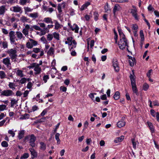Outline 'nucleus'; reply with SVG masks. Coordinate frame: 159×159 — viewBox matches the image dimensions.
I'll return each mask as SVG.
<instances>
[{
  "mask_svg": "<svg viewBox=\"0 0 159 159\" xmlns=\"http://www.w3.org/2000/svg\"><path fill=\"white\" fill-rule=\"evenodd\" d=\"M132 143L133 145V147L134 149H135L136 147V143L135 142V140L134 139H131Z\"/></svg>",
  "mask_w": 159,
  "mask_h": 159,
  "instance_id": "nucleus-56",
  "label": "nucleus"
},
{
  "mask_svg": "<svg viewBox=\"0 0 159 159\" xmlns=\"http://www.w3.org/2000/svg\"><path fill=\"white\" fill-rule=\"evenodd\" d=\"M2 47L4 48H7L8 47V43L6 41L3 42L2 43Z\"/></svg>",
  "mask_w": 159,
  "mask_h": 159,
  "instance_id": "nucleus-46",
  "label": "nucleus"
},
{
  "mask_svg": "<svg viewBox=\"0 0 159 159\" xmlns=\"http://www.w3.org/2000/svg\"><path fill=\"white\" fill-rule=\"evenodd\" d=\"M131 13L132 14V16L134 17L136 20H138V17L137 16V9L135 8L134 9H131Z\"/></svg>",
  "mask_w": 159,
  "mask_h": 159,
  "instance_id": "nucleus-16",
  "label": "nucleus"
},
{
  "mask_svg": "<svg viewBox=\"0 0 159 159\" xmlns=\"http://www.w3.org/2000/svg\"><path fill=\"white\" fill-rule=\"evenodd\" d=\"M132 74H131L129 76V77L131 80V83H132V82L133 83H135V80L134 78V70H132Z\"/></svg>",
  "mask_w": 159,
  "mask_h": 159,
  "instance_id": "nucleus-22",
  "label": "nucleus"
},
{
  "mask_svg": "<svg viewBox=\"0 0 159 159\" xmlns=\"http://www.w3.org/2000/svg\"><path fill=\"white\" fill-rule=\"evenodd\" d=\"M24 25L25 26V28L23 29L22 32L25 36H26L28 35L29 30L30 29V26L28 24H24Z\"/></svg>",
  "mask_w": 159,
  "mask_h": 159,
  "instance_id": "nucleus-9",
  "label": "nucleus"
},
{
  "mask_svg": "<svg viewBox=\"0 0 159 159\" xmlns=\"http://www.w3.org/2000/svg\"><path fill=\"white\" fill-rule=\"evenodd\" d=\"M20 20L23 23H25L27 22L29 20V19L27 18V17L25 16H22L20 17Z\"/></svg>",
  "mask_w": 159,
  "mask_h": 159,
  "instance_id": "nucleus-26",
  "label": "nucleus"
},
{
  "mask_svg": "<svg viewBox=\"0 0 159 159\" xmlns=\"http://www.w3.org/2000/svg\"><path fill=\"white\" fill-rule=\"evenodd\" d=\"M10 10L15 13H21L23 11L22 8L18 5L13 6L10 8Z\"/></svg>",
  "mask_w": 159,
  "mask_h": 159,
  "instance_id": "nucleus-4",
  "label": "nucleus"
},
{
  "mask_svg": "<svg viewBox=\"0 0 159 159\" xmlns=\"http://www.w3.org/2000/svg\"><path fill=\"white\" fill-rule=\"evenodd\" d=\"M30 42L32 45L33 46H35L37 45L38 42L37 41H35L32 39H30Z\"/></svg>",
  "mask_w": 159,
  "mask_h": 159,
  "instance_id": "nucleus-37",
  "label": "nucleus"
},
{
  "mask_svg": "<svg viewBox=\"0 0 159 159\" xmlns=\"http://www.w3.org/2000/svg\"><path fill=\"white\" fill-rule=\"evenodd\" d=\"M54 52V48L51 47L47 52V54L50 55H52Z\"/></svg>",
  "mask_w": 159,
  "mask_h": 159,
  "instance_id": "nucleus-36",
  "label": "nucleus"
},
{
  "mask_svg": "<svg viewBox=\"0 0 159 159\" xmlns=\"http://www.w3.org/2000/svg\"><path fill=\"white\" fill-rule=\"evenodd\" d=\"M29 157V154L28 153H24L23 156H22L21 157L20 159H26L28 158Z\"/></svg>",
  "mask_w": 159,
  "mask_h": 159,
  "instance_id": "nucleus-43",
  "label": "nucleus"
},
{
  "mask_svg": "<svg viewBox=\"0 0 159 159\" xmlns=\"http://www.w3.org/2000/svg\"><path fill=\"white\" fill-rule=\"evenodd\" d=\"M60 135V134L58 133H57L55 134V139L57 141V143L58 144L60 143V140L59 138Z\"/></svg>",
  "mask_w": 159,
  "mask_h": 159,
  "instance_id": "nucleus-34",
  "label": "nucleus"
},
{
  "mask_svg": "<svg viewBox=\"0 0 159 159\" xmlns=\"http://www.w3.org/2000/svg\"><path fill=\"white\" fill-rule=\"evenodd\" d=\"M139 34L141 37V41L144 42V35L143 34V31L142 30H141L140 31Z\"/></svg>",
  "mask_w": 159,
  "mask_h": 159,
  "instance_id": "nucleus-31",
  "label": "nucleus"
},
{
  "mask_svg": "<svg viewBox=\"0 0 159 159\" xmlns=\"http://www.w3.org/2000/svg\"><path fill=\"white\" fill-rule=\"evenodd\" d=\"M149 87V86L148 84L147 83H144L143 85V89L145 91H146L148 89Z\"/></svg>",
  "mask_w": 159,
  "mask_h": 159,
  "instance_id": "nucleus-44",
  "label": "nucleus"
},
{
  "mask_svg": "<svg viewBox=\"0 0 159 159\" xmlns=\"http://www.w3.org/2000/svg\"><path fill=\"white\" fill-rule=\"evenodd\" d=\"M135 60H133L131 59V60H129V63L130 65L131 66H133L134 64V63L135 62Z\"/></svg>",
  "mask_w": 159,
  "mask_h": 159,
  "instance_id": "nucleus-47",
  "label": "nucleus"
},
{
  "mask_svg": "<svg viewBox=\"0 0 159 159\" xmlns=\"http://www.w3.org/2000/svg\"><path fill=\"white\" fill-rule=\"evenodd\" d=\"M32 83L31 82H29L27 84V88L28 89H30L32 87Z\"/></svg>",
  "mask_w": 159,
  "mask_h": 159,
  "instance_id": "nucleus-63",
  "label": "nucleus"
},
{
  "mask_svg": "<svg viewBox=\"0 0 159 159\" xmlns=\"http://www.w3.org/2000/svg\"><path fill=\"white\" fill-rule=\"evenodd\" d=\"M32 51L35 53H38L40 52V49L39 48H34L33 49Z\"/></svg>",
  "mask_w": 159,
  "mask_h": 159,
  "instance_id": "nucleus-50",
  "label": "nucleus"
},
{
  "mask_svg": "<svg viewBox=\"0 0 159 159\" xmlns=\"http://www.w3.org/2000/svg\"><path fill=\"white\" fill-rule=\"evenodd\" d=\"M148 8L149 11H153L154 10V8L152 7L151 5H150L148 6Z\"/></svg>",
  "mask_w": 159,
  "mask_h": 159,
  "instance_id": "nucleus-64",
  "label": "nucleus"
},
{
  "mask_svg": "<svg viewBox=\"0 0 159 159\" xmlns=\"http://www.w3.org/2000/svg\"><path fill=\"white\" fill-rule=\"evenodd\" d=\"M30 115L29 114H25L24 115H22L21 116L20 118V120H25L26 119H28L29 118Z\"/></svg>",
  "mask_w": 159,
  "mask_h": 159,
  "instance_id": "nucleus-27",
  "label": "nucleus"
},
{
  "mask_svg": "<svg viewBox=\"0 0 159 159\" xmlns=\"http://www.w3.org/2000/svg\"><path fill=\"white\" fill-rule=\"evenodd\" d=\"M28 0H20L19 3L21 5H25L26 4Z\"/></svg>",
  "mask_w": 159,
  "mask_h": 159,
  "instance_id": "nucleus-48",
  "label": "nucleus"
},
{
  "mask_svg": "<svg viewBox=\"0 0 159 159\" xmlns=\"http://www.w3.org/2000/svg\"><path fill=\"white\" fill-rule=\"evenodd\" d=\"M8 86L10 88L12 89V90H14L15 89V84L14 83L9 82Z\"/></svg>",
  "mask_w": 159,
  "mask_h": 159,
  "instance_id": "nucleus-30",
  "label": "nucleus"
},
{
  "mask_svg": "<svg viewBox=\"0 0 159 159\" xmlns=\"http://www.w3.org/2000/svg\"><path fill=\"white\" fill-rule=\"evenodd\" d=\"M2 146L5 147H7L8 146L7 143L6 141H3L1 143Z\"/></svg>",
  "mask_w": 159,
  "mask_h": 159,
  "instance_id": "nucleus-53",
  "label": "nucleus"
},
{
  "mask_svg": "<svg viewBox=\"0 0 159 159\" xmlns=\"http://www.w3.org/2000/svg\"><path fill=\"white\" fill-rule=\"evenodd\" d=\"M133 91L134 93L136 94L137 95H138L139 93L136 87V83H133V82L131 83Z\"/></svg>",
  "mask_w": 159,
  "mask_h": 159,
  "instance_id": "nucleus-11",
  "label": "nucleus"
},
{
  "mask_svg": "<svg viewBox=\"0 0 159 159\" xmlns=\"http://www.w3.org/2000/svg\"><path fill=\"white\" fill-rule=\"evenodd\" d=\"M34 70L35 71L34 73V74L35 75H37L41 73L42 69L37 64L34 68Z\"/></svg>",
  "mask_w": 159,
  "mask_h": 159,
  "instance_id": "nucleus-10",
  "label": "nucleus"
},
{
  "mask_svg": "<svg viewBox=\"0 0 159 159\" xmlns=\"http://www.w3.org/2000/svg\"><path fill=\"white\" fill-rule=\"evenodd\" d=\"M152 71V69H150L148 71L147 74V76L148 78H150V76L151 75V73Z\"/></svg>",
  "mask_w": 159,
  "mask_h": 159,
  "instance_id": "nucleus-61",
  "label": "nucleus"
},
{
  "mask_svg": "<svg viewBox=\"0 0 159 159\" xmlns=\"http://www.w3.org/2000/svg\"><path fill=\"white\" fill-rule=\"evenodd\" d=\"M6 52L9 54L11 60H14V61H16V59L17 57V55L16 54L17 51L16 49L13 48L9 49Z\"/></svg>",
  "mask_w": 159,
  "mask_h": 159,
  "instance_id": "nucleus-1",
  "label": "nucleus"
},
{
  "mask_svg": "<svg viewBox=\"0 0 159 159\" xmlns=\"http://www.w3.org/2000/svg\"><path fill=\"white\" fill-rule=\"evenodd\" d=\"M39 13L37 12L31 13L29 14V16L32 18L33 20H35L39 17Z\"/></svg>",
  "mask_w": 159,
  "mask_h": 159,
  "instance_id": "nucleus-15",
  "label": "nucleus"
},
{
  "mask_svg": "<svg viewBox=\"0 0 159 159\" xmlns=\"http://www.w3.org/2000/svg\"><path fill=\"white\" fill-rule=\"evenodd\" d=\"M0 93L1 96H12L14 93L13 91L9 89L8 90H4L2 91L1 90L0 91Z\"/></svg>",
  "mask_w": 159,
  "mask_h": 159,
  "instance_id": "nucleus-3",
  "label": "nucleus"
},
{
  "mask_svg": "<svg viewBox=\"0 0 159 159\" xmlns=\"http://www.w3.org/2000/svg\"><path fill=\"white\" fill-rule=\"evenodd\" d=\"M151 114L153 117H155L156 116V113L154 110L152 109L150 111Z\"/></svg>",
  "mask_w": 159,
  "mask_h": 159,
  "instance_id": "nucleus-60",
  "label": "nucleus"
},
{
  "mask_svg": "<svg viewBox=\"0 0 159 159\" xmlns=\"http://www.w3.org/2000/svg\"><path fill=\"white\" fill-rule=\"evenodd\" d=\"M121 9V7L120 6L117 4H116L113 9V12L114 15L116 14V12L117 11H119Z\"/></svg>",
  "mask_w": 159,
  "mask_h": 159,
  "instance_id": "nucleus-14",
  "label": "nucleus"
},
{
  "mask_svg": "<svg viewBox=\"0 0 159 159\" xmlns=\"http://www.w3.org/2000/svg\"><path fill=\"white\" fill-rule=\"evenodd\" d=\"M104 8L106 12H107L110 10L108 3H106V5L104 6Z\"/></svg>",
  "mask_w": 159,
  "mask_h": 159,
  "instance_id": "nucleus-49",
  "label": "nucleus"
},
{
  "mask_svg": "<svg viewBox=\"0 0 159 159\" xmlns=\"http://www.w3.org/2000/svg\"><path fill=\"white\" fill-rule=\"evenodd\" d=\"M27 81V79L25 78H22L19 81V83L23 84L25 83Z\"/></svg>",
  "mask_w": 159,
  "mask_h": 159,
  "instance_id": "nucleus-41",
  "label": "nucleus"
},
{
  "mask_svg": "<svg viewBox=\"0 0 159 159\" xmlns=\"http://www.w3.org/2000/svg\"><path fill=\"white\" fill-rule=\"evenodd\" d=\"M30 145L32 148L35 146V142L36 140V138L34 134L30 135Z\"/></svg>",
  "mask_w": 159,
  "mask_h": 159,
  "instance_id": "nucleus-6",
  "label": "nucleus"
},
{
  "mask_svg": "<svg viewBox=\"0 0 159 159\" xmlns=\"http://www.w3.org/2000/svg\"><path fill=\"white\" fill-rule=\"evenodd\" d=\"M16 20H18L17 21H18V19H17L15 17H13L10 19L9 21L10 22H11V23H12L13 22H14V21H15Z\"/></svg>",
  "mask_w": 159,
  "mask_h": 159,
  "instance_id": "nucleus-59",
  "label": "nucleus"
},
{
  "mask_svg": "<svg viewBox=\"0 0 159 159\" xmlns=\"http://www.w3.org/2000/svg\"><path fill=\"white\" fill-rule=\"evenodd\" d=\"M125 124V122L124 121L120 120L119 121L117 124L118 127L120 128L124 126Z\"/></svg>",
  "mask_w": 159,
  "mask_h": 159,
  "instance_id": "nucleus-18",
  "label": "nucleus"
},
{
  "mask_svg": "<svg viewBox=\"0 0 159 159\" xmlns=\"http://www.w3.org/2000/svg\"><path fill=\"white\" fill-rule=\"evenodd\" d=\"M119 45V48L122 50L124 49L126 46L128 47L127 40L125 38L120 39Z\"/></svg>",
  "mask_w": 159,
  "mask_h": 159,
  "instance_id": "nucleus-2",
  "label": "nucleus"
},
{
  "mask_svg": "<svg viewBox=\"0 0 159 159\" xmlns=\"http://www.w3.org/2000/svg\"><path fill=\"white\" fill-rule=\"evenodd\" d=\"M118 32L119 33L120 37V39L121 38H124L125 37V36L124 35V34L122 32L121 30H118Z\"/></svg>",
  "mask_w": 159,
  "mask_h": 159,
  "instance_id": "nucleus-38",
  "label": "nucleus"
},
{
  "mask_svg": "<svg viewBox=\"0 0 159 159\" xmlns=\"http://www.w3.org/2000/svg\"><path fill=\"white\" fill-rule=\"evenodd\" d=\"M124 139V136H121L120 137H119L116 138L114 140V142L116 143L121 142Z\"/></svg>",
  "mask_w": 159,
  "mask_h": 159,
  "instance_id": "nucleus-23",
  "label": "nucleus"
},
{
  "mask_svg": "<svg viewBox=\"0 0 159 159\" xmlns=\"http://www.w3.org/2000/svg\"><path fill=\"white\" fill-rule=\"evenodd\" d=\"M7 106L5 105H0V111H2L6 109Z\"/></svg>",
  "mask_w": 159,
  "mask_h": 159,
  "instance_id": "nucleus-42",
  "label": "nucleus"
},
{
  "mask_svg": "<svg viewBox=\"0 0 159 159\" xmlns=\"http://www.w3.org/2000/svg\"><path fill=\"white\" fill-rule=\"evenodd\" d=\"M66 4V3L65 2H64L61 3L59 4L58 5H60L62 8H64L65 7Z\"/></svg>",
  "mask_w": 159,
  "mask_h": 159,
  "instance_id": "nucleus-58",
  "label": "nucleus"
},
{
  "mask_svg": "<svg viewBox=\"0 0 159 159\" xmlns=\"http://www.w3.org/2000/svg\"><path fill=\"white\" fill-rule=\"evenodd\" d=\"M94 19L95 20H97L98 19V16L99 15L98 13L97 12H94L93 14Z\"/></svg>",
  "mask_w": 159,
  "mask_h": 159,
  "instance_id": "nucleus-54",
  "label": "nucleus"
},
{
  "mask_svg": "<svg viewBox=\"0 0 159 159\" xmlns=\"http://www.w3.org/2000/svg\"><path fill=\"white\" fill-rule=\"evenodd\" d=\"M55 23V27L54 29L56 30H58L59 29H61L62 25L60 24L58 21L56 20H54V21Z\"/></svg>",
  "mask_w": 159,
  "mask_h": 159,
  "instance_id": "nucleus-17",
  "label": "nucleus"
},
{
  "mask_svg": "<svg viewBox=\"0 0 159 159\" xmlns=\"http://www.w3.org/2000/svg\"><path fill=\"white\" fill-rule=\"evenodd\" d=\"M2 62L6 66L7 68H8L9 69H11V64L10 62V58L9 57H7L3 59Z\"/></svg>",
  "mask_w": 159,
  "mask_h": 159,
  "instance_id": "nucleus-5",
  "label": "nucleus"
},
{
  "mask_svg": "<svg viewBox=\"0 0 159 159\" xmlns=\"http://www.w3.org/2000/svg\"><path fill=\"white\" fill-rule=\"evenodd\" d=\"M33 28L35 30L40 31L42 30V29L40 28V27L37 25H34L33 26Z\"/></svg>",
  "mask_w": 159,
  "mask_h": 159,
  "instance_id": "nucleus-51",
  "label": "nucleus"
},
{
  "mask_svg": "<svg viewBox=\"0 0 159 159\" xmlns=\"http://www.w3.org/2000/svg\"><path fill=\"white\" fill-rule=\"evenodd\" d=\"M11 107H13L17 103L18 100H16L15 99L11 100Z\"/></svg>",
  "mask_w": 159,
  "mask_h": 159,
  "instance_id": "nucleus-32",
  "label": "nucleus"
},
{
  "mask_svg": "<svg viewBox=\"0 0 159 159\" xmlns=\"http://www.w3.org/2000/svg\"><path fill=\"white\" fill-rule=\"evenodd\" d=\"M29 150L31 152V155L32 156V158H33L37 157V153L34 148H30Z\"/></svg>",
  "mask_w": 159,
  "mask_h": 159,
  "instance_id": "nucleus-12",
  "label": "nucleus"
},
{
  "mask_svg": "<svg viewBox=\"0 0 159 159\" xmlns=\"http://www.w3.org/2000/svg\"><path fill=\"white\" fill-rule=\"evenodd\" d=\"M24 9L25 12H30L33 9H31L28 7H25Z\"/></svg>",
  "mask_w": 159,
  "mask_h": 159,
  "instance_id": "nucleus-57",
  "label": "nucleus"
},
{
  "mask_svg": "<svg viewBox=\"0 0 159 159\" xmlns=\"http://www.w3.org/2000/svg\"><path fill=\"white\" fill-rule=\"evenodd\" d=\"M68 42V44L69 45H71L72 44V38L71 37H68L67 39Z\"/></svg>",
  "mask_w": 159,
  "mask_h": 159,
  "instance_id": "nucleus-52",
  "label": "nucleus"
},
{
  "mask_svg": "<svg viewBox=\"0 0 159 159\" xmlns=\"http://www.w3.org/2000/svg\"><path fill=\"white\" fill-rule=\"evenodd\" d=\"M53 36L52 34H48L47 36V39L48 41H51L53 39Z\"/></svg>",
  "mask_w": 159,
  "mask_h": 159,
  "instance_id": "nucleus-40",
  "label": "nucleus"
},
{
  "mask_svg": "<svg viewBox=\"0 0 159 159\" xmlns=\"http://www.w3.org/2000/svg\"><path fill=\"white\" fill-rule=\"evenodd\" d=\"M120 98V93L119 91H116L114 96V98L115 100L118 99Z\"/></svg>",
  "mask_w": 159,
  "mask_h": 159,
  "instance_id": "nucleus-29",
  "label": "nucleus"
},
{
  "mask_svg": "<svg viewBox=\"0 0 159 159\" xmlns=\"http://www.w3.org/2000/svg\"><path fill=\"white\" fill-rule=\"evenodd\" d=\"M7 10L6 6L2 5L0 6V15H3Z\"/></svg>",
  "mask_w": 159,
  "mask_h": 159,
  "instance_id": "nucleus-13",
  "label": "nucleus"
},
{
  "mask_svg": "<svg viewBox=\"0 0 159 159\" xmlns=\"http://www.w3.org/2000/svg\"><path fill=\"white\" fill-rule=\"evenodd\" d=\"M40 39L41 41L43 42L44 43H46L47 42V41L46 38L44 36H43L41 37Z\"/></svg>",
  "mask_w": 159,
  "mask_h": 159,
  "instance_id": "nucleus-62",
  "label": "nucleus"
},
{
  "mask_svg": "<svg viewBox=\"0 0 159 159\" xmlns=\"http://www.w3.org/2000/svg\"><path fill=\"white\" fill-rule=\"evenodd\" d=\"M23 71L21 70L18 69L16 72V75L21 78L23 77L24 75L23 73Z\"/></svg>",
  "mask_w": 159,
  "mask_h": 159,
  "instance_id": "nucleus-19",
  "label": "nucleus"
},
{
  "mask_svg": "<svg viewBox=\"0 0 159 159\" xmlns=\"http://www.w3.org/2000/svg\"><path fill=\"white\" fill-rule=\"evenodd\" d=\"M52 35L54 39L57 40H60V34L58 33L54 32L53 33Z\"/></svg>",
  "mask_w": 159,
  "mask_h": 159,
  "instance_id": "nucleus-24",
  "label": "nucleus"
},
{
  "mask_svg": "<svg viewBox=\"0 0 159 159\" xmlns=\"http://www.w3.org/2000/svg\"><path fill=\"white\" fill-rule=\"evenodd\" d=\"M43 21L47 23H51L52 24L53 23V21L52 20V19L49 17L45 18L44 19Z\"/></svg>",
  "mask_w": 159,
  "mask_h": 159,
  "instance_id": "nucleus-21",
  "label": "nucleus"
},
{
  "mask_svg": "<svg viewBox=\"0 0 159 159\" xmlns=\"http://www.w3.org/2000/svg\"><path fill=\"white\" fill-rule=\"evenodd\" d=\"M40 148L43 151H44L46 149V145L43 142L40 143Z\"/></svg>",
  "mask_w": 159,
  "mask_h": 159,
  "instance_id": "nucleus-28",
  "label": "nucleus"
},
{
  "mask_svg": "<svg viewBox=\"0 0 159 159\" xmlns=\"http://www.w3.org/2000/svg\"><path fill=\"white\" fill-rule=\"evenodd\" d=\"M148 124L152 132V133L154 132V129H153V126L152 123L151 122H148Z\"/></svg>",
  "mask_w": 159,
  "mask_h": 159,
  "instance_id": "nucleus-39",
  "label": "nucleus"
},
{
  "mask_svg": "<svg viewBox=\"0 0 159 159\" xmlns=\"http://www.w3.org/2000/svg\"><path fill=\"white\" fill-rule=\"evenodd\" d=\"M0 77L1 79L6 78V75L4 71H0Z\"/></svg>",
  "mask_w": 159,
  "mask_h": 159,
  "instance_id": "nucleus-33",
  "label": "nucleus"
},
{
  "mask_svg": "<svg viewBox=\"0 0 159 159\" xmlns=\"http://www.w3.org/2000/svg\"><path fill=\"white\" fill-rule=\"evenodd\" d=\"M113 66L116 72H118L119 70V66L117 60L114 58L112 61Z\"/></svg>",
  "mask_w": 159,
  "mask_h": 159,
  "instance_id": "nucleus-8",
  "label": "nucleus"
},
{
  "mask_svg": "<svg viewBox=\"0 0 159 159\" xmlns=\"http://www.w3.org/2000/svg\"><path fill=\"white\" fill-rule=\"evenodd\" d=\"M24 130H21L20 131L18 135V137L19 139H22L24 137Z\"/></svg>",
  "mask_w": 159,
  "mask_h": 159,
  "instance_id": "nucleus-25",
  "label": "nucleus"
},
{
  "mask_svg": "<svg viewBox=\"0 0 159 159\" xmlns=\"http://www.w3.org/2000/svg\"><path fill=\"white\" fill-rule=\"evenodd\" d=\"M9 36L11 43H14L15 42L16 39L14 31H10L9 33Z\"/></svg>",
  "mask_w": 159,
  "mask_h": 159,
  "instance_id": "nucleus-7",
  "label": "nucleus"
},
{
  "mask_svg": "<svg viewBox=\"0 0 159 159\" xmlns=\"http://www.w3.org/2000/svg\"><path fill=\"white\" fill-rule=\"evenodd\" d=\"M79 30V28L78 26V25L75 24H74V25H73V30H72V31L75 30V33H78Z\"/></svg>",
  "mask_w": 159,
  "mask_h": 159,
  "instance_id": "nucleus-35",
  "label": "nucleus"
},
{
  "mask_svg": "<svg viewBox=\"0 0 159 159\" xmlns=\"http://www.w3.org/2000/svg\"><path fill=\"white\" fill-rule=\"evenodd\" d=\"M16 35L17 38L19 39H22L23 38H24L22 34L20 31H16Z\"/></svg>",
  "mask_w": 159,
  "mask_h": 159,
  "instance_id": "nucleus-20",
  "label": "nucleus"
},
{
  "mask_svg": "<svg viewBox=\"0 0 159 159\" xmlns=\"http://www.w3.org/2000/svg\"><path fill=\"white\" fill-rule=\"evenodd\" d=\"M49 79L48 75H45L43 77V80L44 83H46L47 82V80Z\"/></svg>",
  "mask_w": 159,
  "mask_h": 159,
  "instance_id": "nucleus-45",
  "label": "nucleus"
},
{
  "mask_svg": "<svg viewBox=\"0 0 159 159\" xmlns=\"http://www.w3.org/2000/svg\"><path fill=\"white\" fill-rule=\"evenodd\" d=\"M27 47L28 48H31L33 47V45H32L31 43L30 42H28L26 44Z\"/></svg>",
  "mask_w": 159,
  "mask_h": 159,
  "instance_id": "nucleus-55",
  "label": "nucleus"
}]
</instances>
